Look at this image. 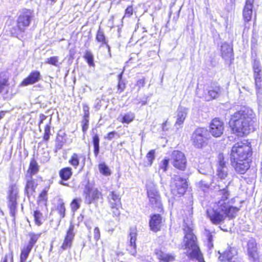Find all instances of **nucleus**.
Listing matches in <instances>:
<instances>
[{"instance_id": "1", "label": "nucleus", "mask_w": 262, "mask_h": 262, "mask_svg": "<svg viewBox=\"0 0 262 262\" xmlns=\"http://www.w3.org/2000/svg\"><path fill=\"white\" fill-rule=\"evenodd\" d=\"M221 199L214 203L213 206L206 210L207 217L212 224L219 225L224 222L226 217L231 220L235 217L239 208L229 205L230 191L228 186L220 190Z\"/></svg>"}, {"instance_id": "2", "label": "nucleus", "mask_w": 262, "mask_h": 262, "mask_svg": "<svg viewBox=\"0 0 262 262\" xmlns=\"http://www.w3.org/2000/svg\"><path fill=\"white\" fill-rule=\"evenodd\" d=\"M253 154L251 143L248 139L237 142L232 146L231 164L237 173L244 174L250 168Z\"/></svg>"}, {"instance_id": "3", "label": "nucleus", "mask_w": 262, "mask_h": 262, "mask_svg": "<svg viewBox=\"0 0 262 262\" xmlns=\"http://www.w3.org/2000/svg\"><path fill=\"white\" fill-rule=\"evenodd\" d=\"M256 120L246 110H238L230 115L228 128L230 133L237 137H244L255 130Z\"/></svg>"}, {"instance_id": "4", "label": "nucleus", "mask_w": 262, "mask_h": 262, "mask_svg": "<svg viewBox=\"0 0 262 262\" xmlns=\"http://www.w3.org/2000/svg\"><path fill=\"white\" fill-rule=\"evenodd\" d=\"M193 209L192 207H188L183 209L182 215L183 218L184 232V249L187 250L186 255L190 258L201 253L198 245L196 236L193 233V230L190 226L192 224V216Z\"/></svg>"}, {"instance_id": "5", "label": "nucleus", "mask_w": 262, "mask_h": 262, "mask_svg": "<svg viewBox=\"0 0 262 262\" xmlns=\"http://www.w3.org/2000/svg\"><path fill=\"white\" fill-rule=\"evenodd\" d=\"M19 190L16 184L10 185L7 192V207L9 210L10 215L15 220L17 212V200L19 198Z\"/></svg>"}, {"instance_id": "6", "label": "nucleus", "mask_w": 262, "mask_h": 262, "mask_svg": "<svg viewBox=\"0 0 262 262\" xmlns=\"http://www.w3.org/2000/svg\"><path fill=\"white\" fill-rule=\"evenodd\" d=\"M170 192L174 196H183L188 189V183L186 179L179 176L171 178L170 183Z\"/></svg>"}, {"instance_id": "7", "label": "nucleus", "mask_w": 262, "mask_h": 262, "mask_svg": "<svg viewBox=\"0 0 262 262\" xmlns=\"http://www.w3.org/2000/svg\"><path fill=\"white\" fill-rule=\"evenodd\" d=\"M191 141L196 148L202 149L206 147L208 143L207 129L204 127L196 128L192 134Z\"/></svg>"}, {"instance_id": "8", "label": "nucleus", "mask_w": 262, "mask_h": 262, "mask_svg": "<svg viewBox=\"0 0 262 262\" xmlns=\"http://www.w3.org/2000/svg\"><path fill=\"white\" fill-rule=\"evenodd\" d=\"M29 242L23 246L19 255V262H26L33 247L37 242L41 236L40 233L29 232L28 234Z\"/></svg>"}, {"instance_id": "9", "label": "nucleus", "mask_w": 262, "mask_h": 262, "mask_svg": "<svg viewBox=\"0 0 262 262\" xmlns=\"http://www.w3.org/2000/svg\"><path fill=\"white\" fill-rule=\"evenodd\" d=\"M147 196L151 207L154 209H158L160 212L163 213V207L161 198L158 190L155 186L147 189Z\"/></svg>"}, {"instance_id": "10", "label": "nucleus", "mask_w": 262, "mask_h": 262, "mask_svg": "<svg viewBox=\"0 0 262 262\" xmlns=\"http://www.w3.org/2000/svg\"><path fill=\"white\" fill-rule=\"evenodd\" d=\"M33 12L30 9H24L16 20V30L18 32H24L31 24Z\"/></svg>"}, {"instance_id": "11", "label": "nucleus", "mask_w": 262, "mask_h": 262, "mask_svg": "<svg viewBox=\"0 0 262 262\" xmlns=\"http://www.w3.org/2000/svg\"><path fill=\"white\" fill-rule=\"evenodd\" d=\"M171 161L172 166L179 171H185L187 166V160L184 153L179 150L171 152Z\"/></svg>"}, {"instance_id": "12", "label": "nucleus", "mask_w": 262, "mask_h": 262, "mask_svg": "<svg viewBox=\"0 0 262 262\" xmlns=\"http://www.w3.org/2000/svg\"><path fill=\"white\" fill-rule=\"evenodd\" d=\"M83 193L88 204H97L99 200L103 199L102 192L97 188L86 186Z\"/></svg>"}, {"instance_id": "13", "label": "nucleus", "mask_w": 262, "mask_h": 262, "mask_svg": "<svg viewBox=\"0 0 262 262\" xmlns=\"http://www.w3.org/2000/svg\"><path fill=\"white\" fill-rule=\"evenodd\" d=\"M138 232L136 227L130 228L128 233V240L126 245L127 251L133 256H136L137 253V246L136 241L137 239Z\"/></svg>"}, {"instance_id": "14", "label": "nucleus", "mask_w": 262, "mask_h": 262, "mask_svg": "<svg viewBox=\"0 0 262 262\" xmlns=\"http://www.w3.org/2000/svg\"><path fill=\"white\" fill-rule=\"evenodd\" d=\"M165 219L161 213H152L149 216V228L150 231L157 233L161 230Z\"/></svg>"}, {"instance_id": "15", "label": "nucleus", "mask_w": 262, "mask_h": 262, "mask_svg": "<svg viewBox=\"0 0 262 262\" xmlns=\"http://www.w3.org/2000/svg\"><path fill=\"white\" fill-rule=\"evenodd\" d=\"M75 225L73 223H70L69 227L66 231L62 244L60 247L62 251H64L71 248L75 236Z\"/></svg>"}, {"instance_id": "16", "label": "nucleus", "mask_w": 262, "mask_h": 262, "mask_svg": "<svg viewBox=\"0 0 262 262\" xmlns=\"http://www.w3.org/2000/svg\"><path fill=\"white\" fill-rule=\"evenodd\" d=\"M224 131V123L219 118L213 119L209 124V132L215 137L219 138L222 136Z\"/></svg>"}, {"instance_id": "17", "label": "nucleus", "mask_w": 262, "mask_h": 262, "mask_svg": "<svg viewBox=\"0 0 262 262\" xmlns=\"http://www.w3.org/2000/svg\"><path fill=\"white\" fill-rule=\"evenodd\" d=\"M252 69L257 92L259 93L262 88V75L261 66L258 61L254 60L252 63Z\"/></svg>"}, {"instance_id": "18", "label": "nucleus", "mask_w": 262, "mask_h": 262, "mask_svg": "<svg viewBox=\"0 0 262 262\" xmlns=\"http://www.w3.org/2000/svg\"><path fill=\"white\" fill-rule=\"evenodd\" d=\"M222 88L216 82H212L209 87L207 92L205 94L206 101H210L217 98L221 94Z\"/></svg>"}, {"instance_id": "19", "label": "nucleus", "mask_w": 262, "mask_h": 262, "mask_svg": "<svg viewBox=\"0 0 262 262\" xmlns=\"http://www.w3.org/2000/svg\"><path fill=\"white\" fill-rule=\"evenodd\" d=\"M41 79V75L39 71H32L29 74L20 82V85L26 86L37 83Z\"/></svg>"}, {"instance_id": "20", "label": "nucleus", "mask_w": 262, "mask_h": 262, "mask_svg": "<svg viewBox=\"0 0 262 262\" xmlns=\"http://www.w3.org/2000/svg\"><path fill=\"white\" fill-rule=\"evenodd\" d=\"M254 0H246L243 10V18L245 24L250 21L252 17Z\"/></svg>"}, {"instance_id": "21", "label": "nucleus", "mask_w": 262, "mask_h": 262, "mask_svg": "<svg viewBox=\"0 0 262 262\" xmlns=\"http://www.w3.org/2000/svg\"><path fill=\"white\" fill-rule=\"evenodd\" d=\"M58 174L60 178L59 184L68 186V184L65 183V182L69 180L72 178L73 176L72 168L69 166L64 167L59 170Z\"/></svg>"}, {"instance_id": "22", "label": "nucleus", "mask_w": 262, "mask_h": 262, "mask_svg": "<svg viewBox=\"0 0 262 262\" xmlns=\"http://www.w3.org/2000/svg\"><path fill=\"white\" fill-rule=\"evenodd\" d=\"M82 110L83 115L82 117L81 121V130L82 133L84 134L86 133L89 127V120H90V107L86 103L82 104Z\"/></svg>"}, {"instance_id": "23", "label": "nucleus", "mask_w": 262, "mask_h": 262, "mask_svg": "<svg viewBox=\"0 0 262 262\" xmlns=\"http://www.w3.org/2000/svg\"><path fill=\"white\" fill-rule=\"evenodd\" d=\"M40 170V166L39 165L36 159L35 158H31L29 166L25 174V178L32 177L33 176L37 174Z\"/></svg>"}, {"instance_id": "24", "label": "nucleus", "mask_w": 262, "mask_h": 262, "mask_svg": "<svg viewBox=\"0 0 262 262\" xmlns=\"http://www.w3.org/2000/svg\"><path fill=\"white\" fill-rule=\"evenodd\" d=\"M24 188V193L27 197L30 198L35 192L37 184L32 177H27Z\"/></svg>"}, {"instance_id": "25", "label": "nucleus", "mask_w": 262, "mask_h": 262, "mask_svg": "<svg viewBox=\"0 0 262 262\" xmlns=\"http://www.w3.org/2000/svg\"><path fill=\"white\" fill-rule=\"evenodd\" d=\"M221 56L225 59H233V53L232 47L228 43L224 42L221 46Z\"/></svg>"}, {"instance_id": "26", "label": "nucleus", "mask_w": 262, "mask_h": 262, "mask_svg": "<svg viewBox=\"0 0 262 262\" xmlns=\"http://www.w3.org/2000/svg\"><path fill=\"white\" fill-rule=\"evenodd\" d=\"M155 253L157 258L162 262H171L175 259L174 255L169 253H165L161 249H156Z\"/></svg>"}, {"instance_id": "27", "label": "nucleus", "mask_w": 262, "mask_h": 262, "mask_svg": "<svg viewBox=\"0 0 262 262\" xmlns=\"http://www.w3.org/2000/svg\"><path fill=\"white\" fill-rule=\"evenodd\" d=\"M107 199L108 205L122 204L121 202V195L116 190L111 191Z\"/></svg>"}, {"instance_id": "28", "label": "nucleus", "mask_w": 262, "mask_h": 262, "mask_svg": "<svg viewBox=\"0 0 262 262\" xmlns=\"http://www.w3.org/2000/svg\"><path fill=\"white\" fill-rule=\"evenodd\" d=\"M81 158H83L84 160L85 156L80 154L74 152L72 154L69 160V163L75 169H76L80 165Z\"/></svg>"}, {"instance_id": "29", "label": "nucleus", "mask_w": 262, "mask_h": 262, "mask_svg": "<svg viewBox=\"0 0 262 262\" xmlns=\"http://www.w3.org/2000/svg\"><path fill=\"white\" fill-rule=\"evenodd\" d=\"M156 150H150L146 155V160H144L140 164L144 167H150L152 165L155 159Z\"/></svg>"}, {"instance_id": "30", "label": "nucleus", "mask_w": 262, "mask_h": 262, "mask_svg": "<svg viewBox=\"0 0 262 262\" xmlns=\"http://www.w3.org/2000/svg\"><path fill=\"white\" fill-rule=\"evenodd\" d=\"M32 214L35 225L38 226H41L45 220L43 213L38 209H36L33 211Z\"/></svg>"}, {"instance_id": "31", "label": "nucleus", "mask_w": 262, "mask_h": 262, "mask_svg": "<svg viewBox=\"0 0 262 262\" xmlns=\"http://www.w3.org/2000/svg\"><path fill=\"white\" fill-rule=\"evenodd\" d=\"M187 112L186 109L183 107H180L177 111V118L176 122V125H182L186 117Z\"/></svg>"}, {"instance_id": "32", "label": "nucleus", "mask_w": 262, "mask_h": 262, "mask_svg": "<svg viewBox=\"0 0 262 262\" xmlns=\"http://www.w3.org/2000/svg\"><path fill=\"white\" fill-rule=\"evenodd\" d=\"M56 210L60 218L63 219L66 215V208L63 199H59L56 207Z\"/></svg>"}, {"instance_id": "33", "label": "nucleus", "mask_w": 262, "mask_h": 262, "mask_svg": "<svg viewBox=\"0 0 262 262\" xmlns=\"http://www.w3.org/2000/svg\"><path fill=\"white\" fill-rule=\"evenodd\" d=\"M252 247L251 248L249 246L248 248V254L251 259L253 262H259V256L257 253V247L256 244H252Z\"/></svg>"}, {"instance_id": "34", "label": "nucleus", "mask_w": 262, "mask_h": 262, "mask_svg": "<svg viewBox=\"0 0 262 262\" xmlns=\"http://www.w3.org/2000/svg\"><path fill=\"white\" fill-rule=\"evenodd\" d=\"M9 85V77L4 73H0V94Z\"/></svg>"}, {"instance_id": "35", "label": "nucleus", "mask_w": 262, "mask_h": 262, "mask_svg": "<svg viewBox=\"0 0 262 262\" xmlns=\"http://www.w3.org/2000/svg\"><path fill=\"white\" fill-rule=\"evenodd\" d=\"M110 208L111 212L114 217L117 218L119 220L121 214V210L122 209V204L118 205H108Z\"/></svg>"}, {"instance_id": "36", "label": "nucleus", "mask_w": 262, "mask_h": 262, "mask_svg": "<svg viewBox=\"0 0 262 262\" xmlns=\"http://www.w3.org/2000/svg\"><path fill=\"white\" fill-rule=\"evenodd\" d=\"M49 188V186H47L40 192L37 200L38 204L43 203L46 204L48 200V193Z\"/></svg>"}, {"instance_id": "37", "label": "nucleus", "mask_w": 262, "mask_h": 262, "mask_svg": "<svg viewBox=\"0 0 262 262\" xmlns=\"http://www.w3.org/2000/svg\"><path fill=\"white\" fill-rule=\"evenodd\" d=\"M135 118V116L134 113L129 112L124 114L122 116L120 119V122L122 124H129L132 122Z\"/></svg>"}, {"instance_id": "38", "label": "nucleus", "mask_w": 262, "mask_h": 262, "mask_svg": "<svg viewBox=\"0 0 262 262\" xmlns=\"http://www.w3.org/2000/svg\"><path fill=\"white\" fill-rule=\"evenodd\" d=\"M98 169L100 173L104 176H110L112 171L105 162H101L98 164Z\"/></svg>"}, {"instance_id": "39", "label": "nucleus", "mask_w": 262, "mask_h": 262, "mask_svg": "<svg viewBox=\"0 0 262 262\" xmlns=\"http://www.w3.org/2000/svg\"><path fill=\"white\" fill-rule=\"evenodd\" d=\"M51 118L50 119L49 122L46 125L44 128V132L42 135V140L43 142L46 143H48L49 139L50 136L51 135Z\"/></svg>"}, {"instance_id": "40", "label": "nucleus", "mask_w": 262, "mask_h": 262, "mask_svg": "<svg viewBox=\"0 0 262 262\" xmlns=\"http://www.w3.org/2000/svg\"><path fill=\"white\" fill-rule=\"evenodd\" d=\"M99 137L97 134L94 135L92 137V143L94 146V154L95 157H97L99 154Z\"/></svg>"}, {"instance_id": "41", "label": "nucleus", "mask_w": 262, "mask_h": 262, "mask_svg": "<svg viewBox=\"0 0 262 262\" xmlns=\"http://www.w3.org/2000/svg\"><path fill=\"white\" fill-rule=\"evenodd\" d=\"M83 58L90 67H95V64L94 60V56L90 51L86 50L84 52Z\"/></svg>"}, {"instance_id": "42", "label": "nucleus", "mask_w": 262, "mask_h": 262, "mask_svg": "<svg viewBox=\"0 0 262 262\" xmlns=\"http://www.w3.org/2000/svg\"><path fill=\"white\" fill-rule=\"evenodd\" d=\"M81 201V199L80 198H74L72 200L70 204V206L71 207V211L73 213H75L80 208Z\"/></svg>"}, {"instance_id": "43", "label": "nucleus", "mask_w": 262, "mask_h": 262, "mask_svg": "<svg viewBox=\"0 0 262 262\" xmlns=\"http://www.w3.org/2000/svg\"><path fill=\"white\" fill-rule=\"evenodd\" d=\"M123 73L121 72L118 75L117 78L118 82L117 84V90L118 93L123 92L126 88V84L124 80L122 79Z\"/></svg>"}, {"instance_id": "44", "label": "nucleus", "mask_w": 262, "mask_h": 262, "mask_svg": "<svg viewBox=\"0 0 262 262\" xmlns=\"http://www.w3.org/2000/svg\"><path fill=\"white\" fill-rule=\"evenodd\" d=\"M96 40L98 42H101L102 45L103 44H106L107 41L105 36L104 33L102 30L99 29L97 32L96 35Z\"/></svg>"}, {"instance_id": "45", "label": "nucleus", "mask_w": 262, "mask_h": 262, "mask_svg": "<svg viewBox=\"0 0 262 262\" xmlns=\"http://www.w3.org/2000/svg\"><path fill=\"white\" fill-rule=\"evenodd\" d=\"M228 175L227 168H217V176L220 179H225Z\"/></svg>"}, {"instance_id": "46", "label": "nucleus", "mask_w": 262, "mask_h": 262, "mask_svg": "<svg viewBox=\"0 0 262 262\" xmlns=\"http://www.w3.org/2000/svg\"><path fill=\"white\" fill-rule=\"evenodd\" d=\"M218 166L217 168H227L226 162L225 159L224 154L220 153L218 155Z\"/></svg>"}, {"instance_id": "47", "label": "nucleus", "mask_w": 262, "mask_h": 262, "mask_svg": "<svg viewBox=\"0 0 262 262\" xmlns=\"http://www.w3.org/2000/svg\"><path fill=\"white\" fill-rule=\"evenodd\" d=\"M55 142L56 148L61 149L62 147L63 144L65 143L66 140L64 139L62 136L58 135L56 137Z\"/></svg>"}, {"instance_id": "48", "label": "nucleus", "mask_w": 262, "mask_h": 262, "mask_svg": "<svg viewBox=\"0 0 262 262\" xmlns=\"http://www.w3.org/2000/svg\"><path fill=\"white\" fill-rule=\"evenodd\" d=\"M59 58L58 56H51L48 58L46 61V63L55 66L57 67L58 66V62Z\"/></svg>"}, {"instance_id": "49", "label": "nucleus", "mask_w": 262, "mask_h": 262, "mask_svg": "<svg viewBox=\"0 0 262 262\" xmlns=\"http://www.w3.org/2000/svg\"><path fill=\"white\" fill-rule=\"evenodd\" d=\"M231 252L230 250H226L220 255L219 258L222 261L225 260H230L232 258Z\"/></svg>"}, {"instance_id": "50", "label": "nucleus", "mask_w": 262, "mask_h": 262, "mask_svg": "<svg viewBox=\"0 0 262 262\" xmlns=\"http://www.w3.org/2000/svg\"><path fill=\"white\" fill-rule=\"evenodd\" d=\"M134 13V9L132 5L128 6L124 11L123 18L130 17Z\"/></svg>"}, {"instance_id": "51", "label": "nucleus", "mask_w": 262, "mask_h": 262, "mask_svg": "<svg viewBox=\"0 0 262 262\" xmlns=\"http://www.w3.org/2000/svg\"><path fill=\"white\" fill-rule=\"evenodd\" d=\"M169 161L168 159H164L161 161L159 169L162 170L163 172H166L167 170Z\"/></svg>"}, {"instance_id": "52", "label": "nucleus", "mask_w": 262, "mask_h": 262, "mask_svg": "<svg viewBox=\"0 0 262 262\" xmlns=\"http://www.w3.org/2000/svg\"><path fill=\"white\" fill-rule=\"evenodd\" d=\"M94 238L96 241H98L100 238V231L98 227H96L94 229Z\"/></svg>"}, {"instance_id": "53", "label": "nucleus", "mask_w": 262, "mask_h": 262, "mask_svg": "<svg viewBox=\"0 0 262 262\" xmlns=\"http://www.w3.org/2000/svg\"><path fill=\"white\" fill-rule=\"evenodd\" d=\"M115 135H118V133L115 130L111 131L106 134L104 138L107 140H111L114 138Z\"/></svg>"}, {"instance_id": "54", "label": "nucleus", "mask_w": 262, "mask_h": 262, "mask_svg": "<svg viewBox=\"0 0 262 262\" xmlns=\"http://www.w3.org/2000/svg\"><path fill=\"white\" fill-rule=\"evenodd\" d=\"M145 78H143L137 80L136 83V85L138 88L139 89H140L141 88H143L145 85Z\"/></svg>"}, {"instance_id": "55", "label": "nucleus", "mask_w": 262, "mask_h": 262, "mask_svg": "<svg viewBox=\"0 0 262 262\" xmlns=\"http://www.w3.org/2000/svg\"><path fill=\"white\" fill-rule=\"evenodd\" d=\"M189 259L193 260V259H196L198 260L199 262H205L203 256V254L202 253H200V254H198V255L194 256L192 257H190L189 258Z\"/></svg>"}, {"instance_id": "56", "label": "nucleus", "mask_w": 262, "mask_h": 262, "mask_svg": "<svg viewBox=\"0 0 262 262\" xmlns=\"http://www.w3.org/2000/svg\"><path fill=\"white\" fill-rule=\"evenodd\" d=\"M47 118V116L43 114H40L39 116L38 126L40 128L41 124Z\"/></svg>"}, {"instance_id": "57", "label": "nucleus", "mask_w": 262, "mask_h": 262, "mask_svg": "<svg viewBox=\"0 0 262 262\" xmlns=\"http://www.w3.org/2000/svg\"><path fill=\"white\" fill-rule=\"evenodd\" d=\"M167 120H166L164 122L161 124V127L162 130L166 131L168 130V128L167 127Z\"/></svg>"}, {"instance_id": "58", "label": "nucleus", "mask_w": 262, "mask_h": 262, "mask_svg": "<svg viewBox=\"0 0 262 262\" xmlns=\"http://www.w3.org/2000/svg\"><path fill=\"white\" fill-rule=\"evenodd\" d=\"M207 239H208V242L209 243L212 242V241L213 240V236H212V233L211 232H209L207 234Z\"/></svg>"}, {"instance_id": "59", "label": "nucleus", "mask_w": 262, "mask_h": 262, "mask_svg": "<svg viewBox=\"0 0 262 262\" xmlns=\"http://www.w3.org/2000/svg\"><path fill=\"white\" fill-rule=\"evenodd\" d=\"M102 45H105L107 49V51H108V53L110 55V56H111V47L110 46V45L108 44V42L107 41L106 42V44H103Z\"/></svg>"}, {"instance_id": "60", "label": "nucleus", "mask_w": 262, "mask_h": 262, "mask_svg": "<svg viewBox=\"0 0 262 262\" xmlns=\"http://www.w3.org/2000/svg\"><path fill=\"white\" fill-rule=\"evenodd\" d=\"M8 261V257L7 256H5L4 258H3L1 262H7Z\"/></svg>"}, {"instance_id": "61", "label": "nucleus", "mask_w": 262, "mask_h": 262, "mask_svg": "<svg viewBox=\"0 0 262 262\" xmlns=\"http://www.w3.org/2000/svg\"><path fill=\"white\" fill-rule=\"evenodd\" d=\"M48 2H50L51 4H54L55 3L57 0H47Z\"/></svg>"}, {"instance_id": "62", "label": "nucleus", "mask_w": 262, "mask_h": 262, "mask_svg": "<svg viewBox=\"0 0 262 262\" xmlns=\"http://www.w3.org/2000/svg\"><path fill=\"white\" fill-rule=\"evenodd\" d=\"M255 21H256V16H255V18H254V24H255Z\"/></svg>"}, {"instance_id": "63", "label": "nucleus", "mask_w": 262, "mask_h": 262, "mask_svg": "<svg viewBox=\"0 0 262 262\" xmlns=\"http://www.w3.org/2000/svg\"><path fill=\"white\" fill-rule=\"evenodd\" d=\"M52 247H53V246H52V245H51V249L52 248Z\"/></svg>"}]
</instances>
